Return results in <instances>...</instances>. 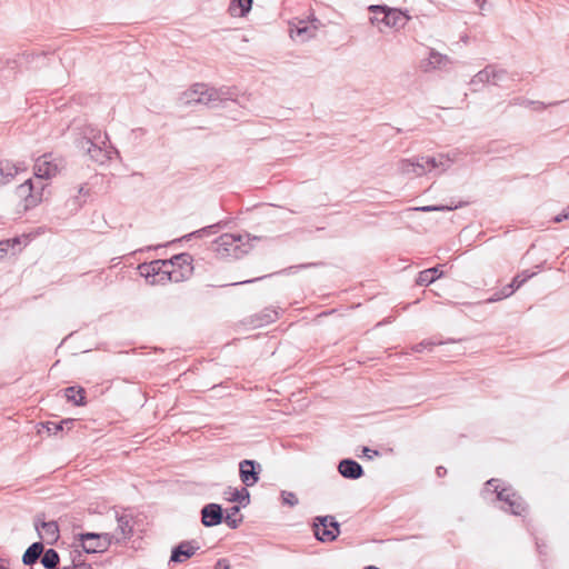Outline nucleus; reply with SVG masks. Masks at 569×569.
Instances as JSON below:
<instances>
[{"instance_id":"1","label":"nucleus","mask_w":569,"mask_h":569,"mask_svg":"<svg viewBox=\"0 0 569 569\" xmlns=\"http://www.w3.org/2000/svg\"><path fill=\"white\" fill-rule=\"evenodd\" d=\"M259 237L251 238L249 233L234 234L224 233L221 234L216 241V251L222 258L239 259L247 254L252 246L251 240H259Z\"/></svg>"},{"instance_id":"2","label":"nucleus","mask_w":569,"mask_h":569,"mask_svg":"<svg viewBox=\"0 0 569 569\" xmlns=\"http://www.w3.org/2000/svg\"><path fill=\"white\" fill-rule=\"evenodd\" d=\"M108 142L107 133H102L98 129H90L89 136L84 138V143L88 146L87 152L93 161L103 164L118 153Z\"/></svg>"},{"instance_id":"3","label":"nucleus","mask_w":569,"mask_h":569,"mask_svg":"<svg viewBox=\"0 0 569 569\" xmlns=\"http://www.w3.org/2000/svg\"><path fill=\"white\" fill-rule=\"evenodd\" d=\"M223 93L214 88H208L203 83H196L182 96L186 104L199 103L210 108L218 107L224 98Z\"/></svg>"},{"instance_id":"4","label":"nucleus","mask_w":569,"mask_h":569,"mask_svg":"<svg viewBox=\"0 0 569 569\" xmlns=\"http://www.w3.org/2000/svg\"><path fill=\"white\" fill-rule=\"evenodd\" d=\"M138 269L140 274L151 284L166 281H179V277L176 274L174 270L170 269V262H167V260H153L148 263H141Z\"/></svg>"},{"instance_id":"5","label":"nucleus","mask_w":569,"mask_h":569,"mask_svg":"<svg viewBox=\"0 0 569 569\" xmlns=\"http://www.w3.org/2000/svg\"><path fill=\"white\" fill-rule=\"evenodd\" d=\"M498 482V479H490L486 482V486L488 489L493 488L498 500L505 502L508 506L507 508H503V510L509 511L515 516L523 515L527 510V505L525 503L523 499L511 488L499 489Z\"/></svg>"},{"instance_id":"6","label":"nucleus","mask_w":569,"mask_h":569,"mask_svg":"<svg viewBox=\"0 0 569 569\" xmlns=\"http://www.w3.org/2000/svg\"><path fill=\"white\" fill-rule=\"evenodd\" d=\"M313 533L321 542H332L340 535V525L333 516H318L313 520Z\"/></svg>"},{"instance_id":"7","label":"nucleus","mask_w":569,"mask_h":569,"mask_svg":"<svg viewBox=\"0 0 569 569\" xmlns=\"http://www.w3.org/2000/svg\"><path fill=\"white\" fill-rule=\"evenodd\" d=\"M368 10L375 14L382 13L381 23L395 29L403 28L410 19V17L401 10L387 6L371 4Z\"/></svg>"},{"instance_id":"8","label":"nucleus","mask_w":569,"mask_h":569,"mask_svg":"<svg viewBox=\"0 0 569 569\" xmlns=\"http://www.w3.org/2000/svg\"><path fill=\"white\" fill-rule=\"evenodd\" d=\"M81 546L87 553L106 551L114 541L111 533L86 532L79 536Z\"/></svg>"},{"instance_id":"9","label":"nucleus","mask_w":569,"mask_h":569,"mask_svg":"<svg viewBox=\"0 0 569 569\" xmlns=\"http://www.w3.org/2000/svg\"><path fill=\"white\" fill-rule=\"evenodd\" d=\"M437 156L435 157H421L417 158L416 161L402 160L400 162V171L402 173H415L416 176H422L427 172L438 169Z\"/></svg>"},{"instance_id":"10","label":"nucleus","mask_w":569,"mask_h":569,"mask_svg":"<svg viewBox=\"0 0 569 569\" xmlns=\"http://www.w3.org/2000/svg\"><path fill=\"white\" fill-rule=\"evenodd\" d=\"M61 169V161L52 154H43L36 160L33 170L38 179H50L56 177Z\"/></svg>"},{"instance_id":"11","label":"nucleus","mask_w":569,"mask_h":569,"mask_svg":"<svg viewBox=\"0 0 569 569\" xmlns=\"http://www.w3.org/2000/svg\"><path fill=\"white\" fill-rule=\"evenodd\" d=\"M43 186L36 187L32 179L26 180L17 188V194L24 200V208L29 209L41 201Z\"/></svg>"},{"instance_id":"12","label":"nucleus","mask_w":569,"mask_h":569,"mask_svg":"<svg viewBox=\"0 0 569 569\" xmlns=\"http://www.w3.org/2000/svg\"><path fill=\"white\" fill-rule=\"evenodd\" d=\"M34 528L39 538L48 545H53L60 537L59 526L54 520L44 521L36 518Z\"/></svg>"},{"instance_id":"13","label":"nucleus","mask_w":569,"mask_h":569,"mask_svg":"<svg viewBox=\"0 0 569 569\" xmlns=\"http://www.w3.org/2000/svg\"><path fill=\"white\" fill-rule=\"evenodd\" d=\"M261 466L254 461L244 459L239 463L240 479L246 487H251L259 481Z\"/></svg>"},{"instance_id":"14","label":"nucleus","mask_w":569,"mask_h":569,"mask_svg":"<svg viewBox=\"0 0 569 569\" xmlns=\"http://www.w3.org/2000/svg\"><path fill=\"white\" fill-rule=\"evenodd\" d=\"M201 523L204 527H214L223 521V509L219 503H207L202 507L201 511Z\"/></svg>"},{"instance_id":"15","label":"nucleus","mask_w":569,"mask_h":569,"mask_svg":"<svg viewBox=\"0 0 569 569\" xmlns=\"http://www.w3.org/2000/svg\"><path fill=\"white\" fill-rule=\"evenodd\" d=\"M199 545L197 541H182L176 546L171 551L170 561L181 563L190 559L198 550Z\"/></svg>"},{"instance_id":"16","label":"nucleus","mask_w":569,"mask_h":569,"mask_svg":"<svg viewBox=\"0 0 569 569\" xmlns=\"http://www.w3.org/2000/svg\"><path fill=\"white\" fill-rule=\"evenodd\" d=\"M133 533L132 517L130 515L117 513V529L113 535L116 542H122L130 539Z\"/></svg>"},{"instance_id":"17","label":"nucleus","mask_w":569,"mask_h":569,"mask_svg":"<svg viewBox=\"0 0 569 569\" xmlns=\"http://www.w3.org/2000/svg\"><path fill=\"white\" fill-rule=\"evenodd\" d=\"M23 162L14 163L10 160L0 161V186L9 183L19 172L26 171Z\"/></svg>"},{"instance_id":"18","label":"nucleus","mask_w":569,"mask_h":569,"mask_svg":"<svg viewBox=\"0 0 569 569\" xmlns=\"http://www.w3.org/2000/svg\"><path fill=\"white\" fill-rule=\"evenodd\" d=\"M318 26H309L306 20H299L290 27V37L301 42L308 41L316 36Z\"/></svg>"},{"instance_id":"19","label":"nucleus","mask_w":569,"mask_h":569,"mask_svg":"<svg viewBox=\"0 0 569 569\" xmlns=\"http://www.w3.org/2000/svg\"><path fill=\"white\" fill-rule=\"evenodd\" d=\"M451 63L452 61L447 54L430 49L429 57L426 61H422L421 68L425 72H429L436 69H443Z\"/></svg>"},{"instance_id":"20","label":"nucleus","mask_w":569,"mask_h":569,"mask_svg":"<svg viewBox=\"0 0 569 569\" xmlns=\"http://www.w3.org/2000/svg\"><path fill=\"white\" fill-rule=\"evenodd\" d=\"M339 473L351 480H357L363 476L362 466L353 459H342L338 465Z\"/></svg>"},{"instance_id":"21","label":"nucleus","mask_w":569,"mask_h":569,"mask_svg":"<svg viewBox=\"0 0 569 569\" xmlns=\"http://www.w3.org/2000/svg\"><path fill=\"white\" fill-rule=\"evenodd\" d=\"M43 549H44V547H43L42 541H36L32 545H30L22 556L23 565H26V566L34 565L39 559H41Z\"/></svg>"},{"instance_id":"22","label":"nucleus","mask_w":569,"mask_h":569,"mask_svg":"<svg viewBox=\"0 0 569 569\" xmlns=\"http://www.w3.org/2000/svg\"><path fill=\"white\" fill-rule=\"evenodd\" d=\"M559 103H560V101H555V102H550V103L546 104L545 102H541V101H533V100H529V99L521 98V97H516V98L511 99L509 102L510 106H522L526 108H532L536 111H542L550 106H557Z\"/></svg>"},{"instance_id":"23","label":"nucleus","mask_w":569,"mask_h":569,"mask_svg":"<svg viewBox=\"0 0 569 569\" xmlns=\"http://www.w3.org/2000/svg\"><path fill=\"white\" fill-rule=\"evenodd\" d=\"M253 0H230L229 12L232 17H246L251 8Z\"/></svg>"},{"instance_id":"24","label":"nucleus","mask_w":569,"mask_h":569,"mask_svg":"<svg viewBox=\"0 0 569 569\" xmlns=\"http://www.w3.org/2000/svg\"><path fill=\"white\" fill-rule=\"evenodd\" d=\"M64 396L69 402L74 406H84L86 402V390L82 387H68L64 390Z\"/></svg>"},{"instance_id":"25","label":"nucleus","mask_w":569,"mask_h":569,"mask_svg":"<svg viewBox=\"0 0 569 569\" xmlns=\"http://www.w3.org/2000/svg\"><path fill=\"white\" fill-rule=\"evenodd\" d=\"M442 274L438 267L429 268L419 272L416 283L418 286H429L435 282Z\"/></svg>"},{"instance_id":"26","label":"nucleus","mask_w":569,"mask_h":569,"mask_svg":"<svg viewBox=\"0 0 569 569\" xmlns=\"http://www.w3.org/2000/svg\"><path fill=\"white\" fill-rule=\"evenodd\" d=\"M240 506H232L227 510V515H223V521L231 529H237L243 521V516L239 515Z\"/></svg>"},{"instance_id":"27","label":"nucleus","mask_w":569,"mask_h":569,"mask_svg":"<svg viewBox=\"0 0 569 569\" xmlns=\"http://www.w3.org/2000/svg\"><path fill=\"white\" fill-rule=\"evenodd\" d=\"M40 561L46 569H57L60 562V556L52 548L47 550L43 549V553L41 556Z\"/></svg>"},{"instance_id":"28","label":"nucleus","mask_w":569,"mask_h":569,"mask_svg":"<svg viewBox=\"0 0 569 569\" xmlns=\"http://www.w3.org/2000/svg\"><path fill=\"white\" fill-rule=\"evenodd\" d=\"M74 422H76V419L69 418V419L61 420L60 422L47 421L46 423H43V427L46 428L48 433L57 435L59 431H62L64 428L71 429L72 426L74 425Z\"/></svg>"},{"instance_id":"29","label":"nucleus","mask_w":569,"mask_h":569,"mask_svg":"<svg viewBox=\"0 0 569 569\" xmlns=\"http://www.w3.org/2000/svg\"><path fill=\"white\" fill-rule=\"evenodd\" d=\"M459 152L453 151L451 153H439L437 154V163L440 172L447 171L458 159Z\"/></svg>"},{"instance_id":"30","label":"nucleus","mask_w":569,"mask_h":569,"mask_svg":"<svg viewBox=\"0 0 569 569\" xmlns=\"http://www.w3.org/2000/svg\"><path fill=\"white\" fill-rule=\"evenodd\" d=\"M230 490V497L228 498L229 501L232 502H239L243 507H246L250 502V493L247 488L241 489H232Z\"/></svg>"},{"instance_id":"31","label":"nucleus","mask_w":569,"mask_h":569,"mask_svg":"<svg viewBox=\"0 0 569 569\" xmlns=\"http://www.w3.org/2000/svg\"><path fill=\"white\" fill-rule=\"evenodd\" d=\"M167 262H170L171 270L174 267L191 269L192 257L189 253H179L167 260Z\"/></svg>"},{"instance_id":"32","label":"nucleus","mask_w":569,"mask_h":569,"mask_svg":"<svg viewBox=\"0 0 569 569\" xmlns=\"http://www.w3.org/2000/svg\"><path fill=\"white\" fill-rule=\"evenodd\" d=\"M490 66V79L491 84L499 86L501 82L509 79V73L506 69L499 68L496 64H489Z\"/></svg>"},{"instance_id":"33","label":"nucleus","mask_w":569,"mask_h":569,"mask_svg":"<svg viewBox=\"0 0 569 569\" xmlns=\"http://www.w3.org/2000/svg\"><path fill=\"white\" fill-rule=\"evenodd\" d=\"M220 228H221V223L220 222L211 224V226H207L204 228H201L199 230H196V231L184 236L183 239H190L192 237L201 238V237H204V236H211V234L217 233Z\"/></svg>"},{"instance_id":"34","label":"nucleus","mask_w":569,"mask_h":569,"mask_svg":"<svg viewBox=\"0 0 569 569\" xmlns=\"http://www.w3.org/2000/svg\"><path fill=\"white\" fill-rule=\"evenodd\" d=\"M278 319V311L274 309L267 308L260 315L257 316V326H266L274 322Z\"/></svg>"},{"instance_id":"35","label":"nucleus","mask_w":569,"mask_h":569,"mask_svg":"<svg viewBox=\"0 0 569 569\" xmlns=\"http://www.w3.org/2000/svg\"><path fill=\"white\" fill-rule=\"evenodd\" d=\"M490 78V66L488 64L472 77L470 84L477 87L478 84L491 83Z\"/></svg>"},{"instance_id":"36","label":"nucleus","mask_w":569,"mask_h":569,"mask_svg":"<svg viewBox=\"0 0 569 569\" xmlns=\"http://www.w3.org/2000/svg\"><path fill=\"white\" fill-rule=\"evenodd\" d=\"M281 502L289 507H296L299 503V499L292 491L282 490L280 493Z\"/></svg>"},{"instance_id":"37","label":"nucleus","mask_w":569,"mask_h":569,"mask_svg":"<svg viewBox=\"0 0 569 569\" xmlns=\"http://www.w3.org/2000/svg\"><path fill=\"white\" fill-rule=\"evenodd\" d=\"M452 207H446V206H423V207H417V208H409L408 211H423V212H430V211H443V210H451Z\"/></svg>"},{"instance_id":"38","label":"nucleus","mask_w":569,"mask_h":569,"mask_svg":"<svg viewBox=\"0 0 569 569\" xmlns=\"http://www.w3.org/2000/svg\"><path fill=\"white\" fill-rule=\"evenodd\" d=\"M533 273L517 274L509 284H513V291L520 288Z\"/></svg>"},{"instance_id":"39","label":"nucleus","mask_w":569,"mask_h":569,"mask_svg":"<svg viewBox=\"0 0 569 569\" xmlns=\"http://www.w3.org/2000/svg\"><path fill=\"white\" fill-rule=\"evenodd\" d=\"M438 343H439V342H435V341H426V340H425V341H421L420 343L416 345V346L413 347V350H415L416 352H421L425 348L430 347V346H436V345H438Z\"/></svg>"},{"instance_id":"40","label":"nucleus","mask_w":569,"mask_h":569,"mask_svg":"<svg viewBox=\"0 0 569 569\" xmlns=\"http://www.w3.org/2000/svg\"><path fill=\"white\" fill-rule=\"evenodd\" d=\"M513 284H507L499 290L500 297L508 298L513 293Z\"/></svg>"},{"instance_id":"41","label":"nucleus","mask_w":569,"mask_h":569,"mask_svg":"<svg viewBox=\"0 0 569 569\" xmlns=\"http://www.w3.org/2000/svg\"><path fill=\"white\" fill-rule=\"evenodd\" d=\"M567 219H569V207L566 210H563L562 212H560L559 214H557L553 218V222L559 223Z\"/></svg>"},{"instance_id":"42","label":"nucleus","mask_w":569,"mask_h":569,"mask_svg":"<svg viewBox=\"0 0 569 569\" xmlns=\"http://www.w3.org/2000/svg\"><path fill=\"white\" fill-rule=\"evenodd\" d=\"M9 251V242L8 241H0V260L3 259Z\"/></svg>"},{"instance_id":"43","label":"nucleus","mask_w":569,"mask_h":569,"mask_svg":"<svg viewBox=\"0 0 569 569\" xmlns=\"http://www.w3.org/2000/svg\"><path fill=\"white\" fill-rule=\"evenodd\" d=\"M214 569H230V563L227 559L222 558L216 562Z\"/></svg>"},{"instance_id":"44","label":"nucleus","mask_w":569,"mask_h":569,"mask_svg":"<svg viewBox=\"0 0 569 569\" xmlns=\"http://www.w3.org/2000/svg\"><path fill=\"white\" fill-rule=\"evenodd\" d=\"M362 451H363V455H365V456H367V457H368V458H370V459H371L372 457H375V456H376V457H377V456H379V451H378V450H372V449H370V448H368V447H363V450H362Z\"/></svg>"},{"instance_id":"45","label":"nucleus","mask_w":569,"mask_h":569,"mask_svg":"<svg viewBox=\"0 0 569 569\" xmlns=\"http://www.w3.org/2000/svg\"><path fill=\"white\" fill-rule=\"evenodd\" d=\"M309 26H318V28L321 26V22L318 18H316L313 14H311L308 20H306Z\"/></svg>"},{"instance_id":"46","label":"nucleus","mask_w":569,"mask_h":569,"mask_svg":"<svg viewBox=\"0 0 569 569\" xmlns=\"http://www.w3.org/2000/svg\"><path fill=\"white\" fill-rule=\"evenodd\" d=\"M502 299H503V297H500L499 291H497V292H495L491 297H489V298L486 300V302H487V303H491V302L500 301V300H502Z\"/></svg>"},{"instance_id":"47","label":"nucleus","mask_w":569,"mask_h":569,"mask_svg":"<svg viewBox=\"0 0 569 569\" xmlns=\"http://www.w3.org/2000/svg\"><path fill=\"white\" fill-rule=\"evenodd\" d=\"M268 276H261V277H257V278H253V279H250V280H244V281H239V282H236L234 284H246V283H252V282H256V281H260L264 278H267Z\"/></svg>"},{"instance_id":"48","label":"nucleus","mask_w":569,"mask_h":569,"mask_svg":"<svg viewBox=\"0 0 569 569\" xmlns=\"http://www.w3.org/2000/svg\"><path fill=\"white\" fill-rule=\"evenodd\" d=\"M6 241L9 242V249L14 248L17 244H20L21 239L19 237H14L12 239H7Z\"/></svg>"},{"instance_id":"49","label":"nucleus","mask_w":569,"mask_h":569,"mask_svg":"<svg viewBox=\"0 0 569 569\" xmlns=\"http://www.w3.org/2000/svg\"><path fill=\"white\" fill-rule=\"evenodd\" d=\"M381 17H382V13H377V14L373 13V16L370 18L371 23L372 24L380 23Z\"/></svg>"},{"instance_id":"50","label":"nucleus","mask_w":569,"mask_h":569,"mask_svg":"<svg viewBox=\"0 0 569 569\" xmlns=\"http://www.w3.org/2000/svg\"><path fill=\"white\" fill-rule=\"evenodd\" d=\"M436 473L438 477H443L447 473V469L442 466L437 467Z\"/></svg>"},{"instance_id":"51","label":"nucleus","mask_w":569,"mask_h":569,"mask_svg":"<svg viewBox=\"0 0 569 569\" xmlns=\"http://www.w3.org/2000/svg\"><path fill=\"white\" fill-rule=\"evenodd\" d=\"M76 567H77V569H92L91 565L86 563V562L76 563Z\"/></svg>"},{"instance_id":"52","label":"nucleus","mask_w":569,"mask_h":569,"mask_svg":"<svg viewBox=\"0 0 569 569\" xmlns=\"http://www.w3.org/2000/svg\"><path fill=\"white\" fill-rule=\"evenodd\" d=\"M8 561L4 559H0V569H8Z\"/></svg>"},{"instance_id":"53","label":"nucleus","mask_w":569,"mask_h":569,"mask_svg":"<svg viewBox=\"0 0 569 569\" xmlns=\"http://www.w3.org/2000/svg\"><path fill=\"white\" fill-rule=\"evenodd\" d=\"M475 2L479 6L480 9H483L486 0H475Z\"/></svg>"},{"instance_id":"54","label":"nucleus","mask_w":569,"mask_h":569,"mask_svg":"<svg viewBox=\"0 0 569 569\" xmlns=\"http://www.w3.org/2000/svg\"><path fill=\"white\" fill-rule=\"evenodd\" d=\"M79 193H80V194H82V193H83V194H87V193H88V191H86V190H84V187H83V186H81V187L79 188Z\"/></svg>"},{"instance_id":"55","label":"nucleus","mask_w":569,"mask_h":569,"mask_svg":"<svg viewBox=\"0 0 569 569\" xmlns=\"http://www.w3.org/2000/svg\"><path fill=\"white\" fill-rule=\"evenodd\" d=\"M63 569H77L76 562L73 561L72 566L64 567Z\"/></svg>"}]
</instances>
